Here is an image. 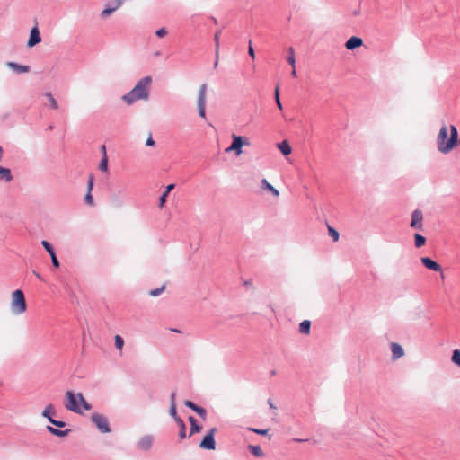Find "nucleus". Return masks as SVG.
<instances>
[{
	"label": "nucleus",
	"instance_id": "obj_17",
	"mask_svg": "<svg viewBox=\"0 0 460 460\" xmlns=\"http://www.w3.org/2000/svg\"><path fill=\"white\" fill-rule=\"evenodd\" d=\"M120 7L119 0H116V6H111L110 4L106 5V8L102 10L101 13L102 18H107L113 12H115L118 8Z\"/></svg>",
	"mask_w": 460,
	"mask_h": 460
},
{
	"label": "nucleus",
	"instance_id": "obj_18",
	"mask_svg": "<svg viewBox=\"0 0 460 460\" xmlns=\"http://www.w3.org/2000/svg\"><path fill=\"white\" fill-rule=\"evenodd\" d=\"M46 429L50 434L55 435L57 437H60V438L66 437L70 433V429L62 430V429H56L52 426H47Z\"/></svg>",
	"mask_w": 460,
	"mask_h": 460
},
{
	"label": "nucleus",
	"instance_id": "obj_22",
	"mask_svg": "<svg viewBox=\"0 0 460 460\" xmlns=\"http://www.w3.org/2000/svg\"><path fill=\"white\" fill-rule=\"evenodd\" d=\"M311 330V322L309 320H304L299 324V332L301 334L308 335Z\"/></svg>",
	"mask_w": 460,
	"mask_h": 460
},
{
	"label": "nucleus",
	"instance_id": "obj_59",
	"mask_svg": "<svg viewBox=\"0 0 460 460\" xmlns=\"http://www.w3.org/2000/svg\"><path fill=\"white\" fill-rule=\"evenodd\" d=\"M291 75H292V76H294V77H296V69H295V66H293V69H292Z\"/></svg>",
	"mask_w": 460,
	"mask_h": 460
},
{
	"label": "nucleus",
	"instance_id": "obj_50",
	"mask_svg": "<svg viewBox=\"0 0 460 460\" xmlns=\"http://www.w3.org/2000/svg\"><path fill=\"white\" fill-rule=\"evenodd\" d=\"M175 398H176V393L172 392L171 394V395H170V403H171V405H176Z\"/></svg>",
	"mask_w": 460,
	"mask_h": 460
},
{
	"label": "nucleus",
	"instance_id": "obj_30",
	"mask_svg": "<svg viewBox=\"0 0 460 460\" xmlns=\"http://www.w3.org/2000/svg\"><path fill=\"white\" fill-rule=\"evenodd\" d=\"M452 362L460 367V349H455L451 357Z\"/></svg>",
	"mask_w": 460,
	"mask_h": 460
},
{
	"label": "nucleus",
	"instance_id": "obj_15",
	"mask_svg": "<svg viewBox=\"0 0 460 460\" xmlns=\"http://www.w3.org/2000/svg\"><path fill=\"white\" fill-rule=\"evenodd\" d=\"M392 358L394 360H397L404 355L403 348L396 342L391 343Z\"/></svg>",
	"mask_w": 460,
	"mask_h": 460
},
{
	"label": "nucleus",
	"instance_id": "obj_27",
	"mask_svg": "<svg viewBox=\"0 0 460 460\" xmlns=\"http://www.w3.org/2000/svg\"><path fill=\"white\" fill-rule=\"evenodd\" d=\"M326 225H327L329 235L332 237L333 242H337L340 238L339 232L334 227L328 225L327 223H326Z\"/></svg>",
	"mask_w": 460,
	"mask_h": 460
},
{
	"label": "nucleus",
	"instance_id": "obj_1",
	"mask_svg": "<svg viewBox=\"0 0 460 460\" xmlns=\"http://www.w3.org/2000/svg\"><path fill=\"white\" fill-rule=\"evenodd\" d=\"M438 149L442 154H448L458 145V132L456 126H450V137L447 126H443L437 138Z\"/></svg>",
	"mask_w": 460,
	"mask_h": 460
},
{
	"label": "nucleus",
	"instance_id": "obj_48",
	"mask_svg": "<svg viewBox=\"0 0 460 460\" xmlns=\"http://www.w3.org/2000/svg\"><path fill=\"white\" fill-rule=\"evenodd\" d=\"M50 258H51L52 265H53L55 268H58V267L60 266V263H59V261H58V257H57V255H56V256H53V255H52V257H50Z\"/></svg>",
	"mask_w": 460,
	"mask_h": 460
},
{
	"label": "nucleus",
	"instance_id": "obj_21",
	"mask_svg": "<svg viewBox=\"0 0 460 460\" xmlns=\"http://www.w3.org/2000/svg\"><path fill=\"white\" fill-rule=\"evenodd\" d=\"M0 180L10 182L13 180L11 171L8 168L0 166Z\"/></svg>",
	"mask_w": 460,
	"mask_h": 460
},
{
	"label": "nucleus",
	"instance_id": "obj_54",
	"mask_svg": "<svg viewBox=\"0 0 460 460\" xmlns=\"http://www.w3.org/2000/svg\"><path fill=\"white\" fill-rule=\"evenodd\" d=\"M275 102H276V104H277L278 108H279V110H282V109H283V106H282V103H281V102H280V99H279V98L275 99Z\"/></svg>",
	"mask_w": 460,
	"mask_h": 460
},
{
	"label": "nucleus",
	"instance_id": "obj_12",
	"mask_svg": "<svg viewBox=\"0 0 460 460\" xmlns=\"http://www.w3.org/2000/svg\"><path fill=\"white\" fill-rule=\"evenodd\" d=\"M41 41V37L38 27H33L30 32V38L27 42L28 47H33Z\"/></svg>",
	"mask_w": 460,
	"mask_h": 460
},
{
	"label": "nucleus",
	"instance_id": "obj_38",
	"mask_svg": "<svg viewBox=\"0 0 460 460\" xmlns=\"http://www.w3.org/2000/svg\"><path fill=\"white\" fill-rule=\"evenodd\" d=\"M248 430H250L255 434L261 435V436H266L269 433V429H255V428H248Z\"/></svg>",
	"mask_w": 460,
	"mask_h": 460
},
{
	"label": "nucleus",
	"instance_id": "obj_13",
	"mask_svg": "<svg viewBox=\"0 0 460 460\" xmlns=\"http://www.w3.org/2000/svg\"><path fill=\"white\" fill-rule=\"evenodd\" d=\"M6 66L9 67L15 74L28 73L31 69L29 66L20 65L13 61L7 62Z\"/></svg>",
	"mask_w": 460,
	"mask_h": 460
},
{
	"label": "nucleus",
	"instance_id": "obj_7",
	"mask_svg": "<svg viewBox=\"0 0 460 460\" xmlns=\"http://www.w3.org/2000/svg\"><path fill=\"white\" fill-rule=\"evenodd\" d=\"M206 92H207V84H203L200 85L198 95V111L199 115L201 118L206 117L205 106H206Z\"/></svg>",
	"mask_w": 460,
	"mask_h": 460
},
{
	"label": "nucleus",
	"instance_id": "obj_64",
	"mask_svg": "<svg viewBox=\"0 0 460 460\" xmlns=\"http://www.w3.org/2000/svg\"><path fill=\"white\" fill-rule=\"evenodd\" d=\"M275 375H276V371H275V370H272V371L270 372V376H275Z\"/></svg>",
	"mask_w": 460,
	"mask_h": 460
},
{
	"label": "nucleus",
	"instance_id": "obj_32",
	"mask_svg": "<svg viewBox=\"0 0 460 460\" xmlns=\"http://www.w3.org/2000/svg\"><path fill=\"white\" fill-rule=\"evenodd\" d=\"M46 97L49 99L51 108L57 110L58 108V102L50 93H46Z\"/></svg>",
	"mask_w": 460,
	"mask_h": 460
},
{
	"label": "nucleus",
	"instance_id": "obj_60",
	"mask_svg": "<svg viewBox=\"0 0 460 460\" xmlns=\"http://www.w3.org/2000/svg\"><path fill=\"white\" fill-rule=\"evenodd\" d=\"M3 148L0 146V162L2 161Z\"/></svg>",
	"mask_w": 460,
	"mask_h": 460
},
{
	"label": "nucleus",
	"instance_id": "obj_29",
	"mask_svg": "<svg viewBox=\"0 0 460 460\" xmlns=\"http://www.w3.org/2000/svg\"><path fill=\"white\" fill-rule=\"evenodd\" d=\"M221 34V30L216 31L214 35V42H215V54L217 57L219 55V36Z\"/></svg>",
	"mask_w": 460,
	"mask_h": 460
},
{
	"label": "nucleus",
	"instance_id": "obj_23",
	"mask_svg": "<svg viewBox=\"0 0 460 460\" xmlns=\"http://www.w3.org/2000/svg\"><path fill=\"white\" fill-rule=\"evenodd\" d=\"M261 188L270 191L275 197L279 195V191L269 183L266 179L261 180Z\"/></svg>",
	"mask_w": 460,
	"mask_h": 460
},
{
	"label": "nucleus",
	"instance_id": "obj_3",
	"mask_svg": "<svg viewBox=\"0 0 460 460\" xmlns=\"http://www.w3.org/2000/svg\"><path fill=\"white\" fill-rule=\"evenodd\" d=\"M27 309L24 294L22 290L17 289L12 294L11 311L13 314L19 315L23 314Z\"/></svg>",
	"mask_w": 460,
	"mask_h": 460
},
{
	"label": "nucleus",
	"instance_id": "obj_19",
	"mask_svg": "<svg viewBox=\"0 0 460 460\" xmlns=\"http://www.w3.org/2000/svg\"><path fill=\"white\" fill-rule=\"evenodd\" d=\"M189 421L190 423V436L199 433L201 431L202 427L197 423L196 419L193 416L189 417Z\"/></svg>",
	"mask_w": 460,
	"mask_h": 460
},
{
	"label": "nucleus",
	"instance_id": "obj_6",
	"mask_svg": "<svg viewBox=\"0 0 460 460\" xmlns=\"http://www.w3.org/2000/svg\"><path fill=\"white\" fill-rule=\"evenodd\" d=\"M217 428H212L207 435L204 436L203 439L201 440L199 447L203 449L207 450H214L216 448V442H215V434L217 432Z\"/></svg>",
	"mask_w": 460,
	"mask_h": 460
},
{
	"label": "nucleus",
	"instance_id": "obj_2",
	"mask_svg": "<svg viewBox=\"0 0 460 460\" xmlns=\"http://www.w3.org/2000/svg\"><path fill=\"white\" fill-rule=\"evenodd\" d=\"M151 82V76L141 78L131 91L122 96V100L129 105L138 100H146L149 96L148 86Z\"/></svg>",
	"mask_w": 460,
	"mask_h": 460
},
{
	"label": "nucleus",
	"instance_id": "obj_51",
	"mask_svg": "<svg viewBox=\"0 0 460 460\" xmlns=\"http://www.w3.org/2000/svg\"><path fill=\"white\" fill-rule=\"evenodd\" d=\"M174 187H175L174 184H169L168 186H166L164 193L169 194L170 191H172L174 189Z\"/></svg>",
	"mask_w": 460,
	"mask_h": 460
},
{
	"label": "nucleus",
	"instance_id": "obj_42",
	"mask_svg": "<svg viewBox=\"0 0 460 460\" xmlns=\"http://www.w3.org/2000/svg\"><path fill=\"white\" fill-rule=\"evenodd\" d=\"M167 196H168V194H166L164 192L160 196V198H159V208H163L164 207V205L166 202Z\"/></svg>",
	"mask_w": 460,
	"mask_h": 460
},
{
	"label": "nucleus",
	"instance_id": "obj_47",
	"mask_svg": "<svg viewBox=\"0 0 460 460\" xmlns=\"http://www.w3.org/2000/svg\"><path fill=\"white\" fill-rule=\"evenodd\" d=\"M41 245L44 247L46 252L49 251L53 247L51 243L46 240L41 241Z\"/></svg>",
	"mask_w": 460,
	"mask_h": 460
},
{
	"label": "nucleus",
	"instance_id": "obj_49",
	"mask_svg": "<svg viewBox=\"0 0 460 460\" xmlns=\"http://www.w3.org/2000/svg\"><path fill=\"white\" fill-rule=\"evenodd\" d=\"M146 145L147 146H154L155 145V140L153 139V137H152V135H151V134H149V137H148V138H147V139H146Z\"/></svg>",
	"mask_w": 460,
	"mask_h": 460
},
{
	"label": "nucleus",
	"instance_id": "obj_46",
	"mask_svg": "<svg viewBox=\"0 0 460 460\" xmlns=\"http://www.w3.org/2000/svg\"><path fill=\"white\" fill-rule=\"evenodd\" d=\"M184 404L185 406H187L188 408L191 409L193 411H195V407H197L198 405L196 403H194L193 402L191 401H185L184 402Z\"/></svg>",
	"mask_w": 460,
	"mask_h": 460
},
{
	"label": "nucleus",
	"instance_id": "obj_36",
	"mask_svg": "<svg viewBox=\"0 0 460 460\" xmlns=\"http://www.w3.org/2000/svg\"><path fill=\"white\" fill-rule=\"evenodd\" d=\"M123 346H124V340L119 335H116L115 336V347L118 349H122Z\"/></svg>",
	"mask_w": 460,
	"mask_h": 460
},
{
	"label": "nucleus",
	"instance_id": "obj_56",
	"mask_svg": "<svg viewBox=\"0 0 460 460\" xmlns=\"http://www.w3.org/2000/svg\"><path fill=\"white\" fill-rule=\"evenodd\" d=\"M268 404L270 406V409H276V406L274 405V403L272 402V401L270 399L268 400Z\"/></svg>",
	"mask_w": 460,
	"mask_h": 460
},
{
	"label": "nucleus",
	"instance_id": "obj_52",
	"mask_svg": "<svg viewBox=\"0 0 460 460\" xmlns=\"http://www.w3.org/2000/svg\"><path fill=\"white\" fill-rule=\"evenodd\" d=\"M75 395H76V398H77L78 404L81 405L82 404V401H83L82 398H84L83 394L77 393V394H75Z\"/></svg>",
	"mask_w": 460,
	"mask_h": 460
},
{
	"label": "nucleus",
	"instance_id": "obj_16",
	"mask_svg": "<svg viewBox=\"0 0 460 460\" xmlns=\"http://www.w3.org/2000/svg\"><path fill=\"white\" fill-rule=\"evenodd\" d=\"M110 203L112 207L120 208L123 206L124 201L119 193H113L110 197Z\"/></svg>",
	"mask_w": 460,
	"mask_h": 460
},
{
	"label": "nucleus",
	"instance_id": "obj_39",
	"mask_svg": "<svg viewBox=\"0 0 460 460\" xmlns=\"http://www.w3.org/2000/svg\"><path fill=\"white\" fill-rule=\"evenodd\" d=\"M49 422L58 428H64L66 425V423L65 421L57 420H54L53 418H49Z\"/></svg>",
	"mask_w": 460,
	"mask_h": 460
},
{
	"label": "nucleus",
	"instance_id": "obj_8",
	"mask_svg": "<svg viewBox=\"0 0 460 460\" xmlns=\"http://www.w3.org/2000/svg\"><path fill=\"white\" fill-rule=\"evenodd\" d=\"M423 214L420 209H415L411 213V221L410 223V226L413 229L422 230L423 228Z\"/></svg>",
	"mask_w": 460,
	"mask_h": 460
},
{
	"label": "nucleus",
	"instance_id": "obj_9",
	"mask_svg": "<svg viewBox=\"0 0 460 460\" xmlns=\"http://www.w3.org/2000/svg\"><path fill=\"white\" fill-rule=\"evenodd\" d=\"M243 145V137L240 136L233 135V142L229 147L226 149V153L234 151L237 155L242 154V146Z\"/></svg>",
	"mask_w": 460,
	"mask_h": 460
},
{
	"label": "nucleus",
	"instance_id": "obj_63",
	"mask_svg": "<svg viewBox=\"0 0 460 460\" xmlns=\"http://www.w3.org/2000/svg\"><path fill=\"white\" fill-rule=\"evenodd\" d=\"M111 6H116V0H113V1L111 2Z\"/></svg>",
	"mask_w": 460,
	"mask_h": 460
},
{
	"label": "nucleus",
	"instance_id": "obj_45",
	"mask_svg": "<svg viewBox=\"0 0 460 460\" xmlns=\"http://www.w3.org/2000/svg\"><path fill=\"white\" fill-rule=\"evenodd\" d=\"M248 54H249V56H250L252 59H254V58H255V53H254V49H253V48H252V41H251V40H249Z\"/></svg>",
	"mask_w": 460,
	"mask_h": 460
},
{
	"label": "nucleus",
	"instance_id": "obj_14",
	"mask_svg": "<svg viewBox=\"0 0 460 460\" xmlns=\"http://www.w3.org/2000/svg\"><path fill=\"white\" fill-rule=\"evenodd\" d=\"M363 45V40L358 36H351L346 42L345 48L348 50H353L357 48H359Z\"/></svg>",
	"mask_w": 460,
	"mask_h": 460
},
{
	"label": "nucleus",
	"instance_id": "obj_24",
	"mask_svg": "<svg viewBox=\"0 0 460 460\" xmlns=\"http://www.w3.org/2000/svg\"><path fill=\"white\" fill-rule=\"evenodd\" d=\"M176 423L179 426V438L180 439H184L186 438V425L182 419H178Z\"/></svg>",
	"mask_w": 460,
	"mask_h": 460
},
{
	"label": "nucleus",
	"instance_id": "obj_53",
	"mask_svg": "<svg viewBox=\"0 0 460 460\" xmlns=\"http://www.w3.org/2000/svg\"><path fill=\"white\" fill-rule=\"evenodd\" d=\"M274 98H275V99L279 98V85H277V86H276V88H275V91H274Z\"/></svg>",
	"mask_w": 460,
	"mask_h": 460
},
{
	"label": "nucleus",
	"instance_id": "obj_5",
	"mask_svg": "<svg viewBox=\"0 0 460 460\" xmlns=\"http://www.w3.org/2000/svg\"><path fill=\"white\" fill-rule=\"evenodd\" d=\"M66 397L67 399V402L65 403L66 409L72 412L82 414L83 410L78 404L75 393H74L73 391H66Z\"/></svg>",
	"mask_w": 460,
	"mask_h": 460
},
{
	"label": "nucleus",
	"instance_id": "obj_4",
	"mask_svg": "<svg viewBox=\"0 0 460 460\" xmlns=\"http://www.w3.org/2000/svg\"><path fill=\"white\" fill-rule=\"evenodd\" d=\"M91 420L102 433H110L111 431L109 420L106 416L101 413H93Z\"/></svg>",
	"mask_w": 460,
	"mask_h": 460
},
{
	"label": "nucleus",
	"instance_id": "obj_11",
	"mask_svg": "<svg viewBox=\"0 0 460 460\" xmlns=\"http://www.w3.org/2000/svg\"><path fill=\"white\" fill-rule=\"evenodd\" d=\"M154 443V438L151 435L143 436L137 442V448L142 451H148Z\"/></svg>",
	"mask_w": 460,
	"mask_h": 460
},
{
	"label": "nucleus",
	"instance_id": "obj_33",
	"mask_svg": "<svg viewBox=\"0 0 460 460\" xmlns=\"http://www.w3.org/2000/svg\"><path fill=\"white\" fill-rule=\"evenodd\" d=\"M288 62L292 66H295V63H296V58H295V51H294V49L292 47H290L288 49Z\"/></svg>",
	"mask_w": 460,
	"mask_h": 460
},
{
	"label": "nucleus",
	"instance_id": "obj_58",
	"mask_svg": "<svg viewBox=\"0 0 460 460\" xmlns=\"http://www.w3.org/2000/svg\"><path fill=\"white\" fill-rule=\"evenodd\" d=\"M33 274L40 280H43L42 277L35 270H33Z\"/></svg>",
	"mask_w": 460,
	"mask_h": 460
},
{
	"label": "nucleus",
	"instance_id": "obj_41",
	"mask_svg": "<svg viewBox=\"0 0 460 460\" xmlns=\"http://www.w3.org/2000/svg\"><path fill=\"white\" fill-rule=\"evenodd\" d=\"M82 404L80 405V407L82 406V408L85 411H90L92 409V405L85 400V398H82Z\"/></svg>",
	"mask_w": 460,
	"mask_h": 460
},
{
	"label": "nucleus",
	"instance_id": "obj_31",
	"mask_svg": "<svg viewBox=\"0 0 460 460\" xmlns=\"http://www.w3.org/2000/svg\"><path fill=\"white\" fill-rule=\"evenodd\" d=\"M99 169L102 172H106L108 170V156L107 155H102L100 164H99Z\"/></svg>",
	"mask_w": 460,
	"mask_h": 460
},
{
	"label": "nucleus",
	"instance_id": "obj_10",
	"mask_svg": "<svg viewBox=\"0 0 460 460\" xmlns=\"http://www.w3.org/2000/svg\"><path fill=\"white\" fill-rule=\"evenodd\" d=\"M422 265L430 270L439 272L442 270V267L439 263H438L436 261L431 259L430 257H421L420 258Z\"/></svg>",
	"mask_w": 460,
	"mask_h": 460
},
{
	"label": "nucleus",
	"instance_id": "obj_43",
	"mask_svg": "<svg viewBox=\"0 0 460 460\" xmlns=\"http://www.w3.org/2000/svg\"><path fill=\"white\" fill-rule=\"evenodd\" d=\"M167 34L165 28H160L155 31V35L159 38L164 37Z\"/></svg>",
	"mask_w": 460,
	"mask_h": 460
},
{
	"label": "nucleus",
	"instance_id": "obj_55",
	"mask_svg": "<svg viewBox=\"0 0 460 460\" xmlns=\"http://www.w3.org/2000/svg\"><path fill=\"white\" fill-rule=\"evenodd\" d=\"M47 252L49 254L50 257H52V255L56 256V252L53 247L49 251H47Z\"/></svg>",
	"mask_w": 460,
	"mask_h": 460
},
{
	"label": "nucleus",
	"instance_id": "obj_62",
	"mask_svg": "<svg viewBox=\"0 0 460 460\" xmlns=\"http://www.w3.org/2000/svg\"><path fill=\"white\" fill-rule=\"evenodd\" d=\"M217 64H218V56L217 57L216 56V61H215V65L214 66H217Z\"/></svg>",
	"mask_w": 460,
	"mask_h": 460
},
{
	"label": "nucleus",
	"instance_id": "obj_20",
	"mask_svg": "<svg viewBox=\"0 0 460 460\" xmlns=\"http://www.w3.org/2000/svg\"><path fill=\"white\" fill-rule=\"evenodd\" d=\"M278 148L280 150V152L284 155H288L292 152L291 146L289 145V143L287 140H283L282 142L279 143Z\"/></svg>",
	"mask_w": 460,
	"mask_h": 460
},
{
	"label": "nucleus",
	"instance_id": "obj_57",
	"mask_svg": "<svg viewBox=\"0 0 460 460\" xmlns=\"http://www.w3.org/2000/svg\"><path fill=\"white\" fill-rule=\"evenodd\" d=\"M101 150H102V155H107V154H106V147H105L104 145H102L101 146Z\"/></svg>",
	"mask_w": 460,
	"mask_h": 460
},
{
	"label": "nucleus",
	"instance_id": "obj_34",
	"mask_svg": "<svg viewBox=\"0 0 460 460\" xmlns=\"http://www.w3.org/2000/svg\"><path fill=\"white\" fill-rule=\"evenodd\" d=\"M197 414H199V417H201L203 420L206 419L207 417V411L205 408L201 407V406H197L195 407V411H194Z\"/></svg>",
	"mask_w": 460,
	"mask_h": 460
},
{
	"label": "nucleus",
	"instance_id": "obj_35",
	"mask_svg": "<svg viewBox=\"0 0 460 460\" xmlns=\"http://www.w3.org/2000/svg\"><path fill=\"white\" fill-rule=\"evenodd\" d=\"M169 414L171 415V417L173 418V420H175V422L177 421L178 419H181V417L178 416L177 414V409H176V405H170V410H169Z\"/></svg>",
	"mask_w": 460,
	"mask_h": 460
},
{
	"label": "nucleus",
	"instance_id": "obj_37",
	"mask_svg": "<svg viewBox=\"0 0 460 460\" xmlns=\"http://www.w3.org/2000/svg\"><path fill=\"white\" fill-rule=\"evenodd\" d=\"M164 288H165L164 286H162L161 288H157L150 290L149 296H157L161 295L164 292Z\"/></svg>",
	"mask_w": 460,
	"mask_h": 460
},
{
	"label": "nucleus",
	"instance_id": "obj_25",
	"mask_svg": "<svg viewBox=\"0 0 460 460\" xmlns=\"http://www.w3.org/2000/svg\"><path fill=\"white\" fill-rule=\"evenodd\" d=\"M248 449L253 456L257 457H261L264 455L262 449L258 445H249Z\"/></svg>",
	"mask_w": 460,
	"mask_h": 460
},
{
	"label": "nucleus",
	"instance_id": "obj_28",
	"mask_svg": "<svg viewBox=\"0 0 460 460\" xmlns=\"http://www.w3.org/2000/svg\"><path fill=\"white\" fill-rule=\"evenodd\" d=\"M52 413H55V411H54V406L52 404H49L46 406V408L43 410L42 411V416L46 419H48V420L49 421V418H52L51 417V414Z\"/></svg>",
	"mask_w": 460,
	"mask_h": 460
},
{
	"label": "nucleus",
	"instance_id": "obj_61",
	"mask_svg": "<svg viewBox=\"0 0 460 460\" xmlns=\"http://www.w3.org/2000/svg\"><path fill=\"white\" fill-rule=\"evenodd\" d=\"M358 14H359V10H355V11L353 12V15L357 16V15H358Z\"/></svg>",
	"mask_w": 460,
	"mask_h": 460
},
{
	"label": "nucleus",
	"instance_id": "obj_26",
	"mask_svg": "<svg viewBox=\"0 0 460 460\" xmlns=\"http://www.w3.org/2000/svg\"><path fill=\"white\" fill-rule=\"evenodd\" d=\"M426 243V237L420 234H414V243H415V246L417 248H420L422 247Z\"/></svg>",
	"mask_w": 460,
	"mask_h": 460
},
{
	"label": "nucleus",
	"instance_id": "obj_44",
	"mask_svg": "<svg viewBox=\"0 0 460 460\" xmlns=\"http://www.w3.org/2000/svg\"><path fill=\"white\" fill-rule=\"evenodd\" d=\"M93 176L91 175L88 179V182H87V192H92L93 190Z\"/></svg>",
	"mask_w": 460,
	"mask_h": 460
},
{
	"label": "nucleus",
	"instance_id": "obj_40",
	"mask_svg": "<svg viewBox=\"0 0 460 460\" xmlns=\"http://www.w3.org/2000/svg\"><path fill=\"white\" fill-rule=\"evenodd\" d=\"M84 202L88 204L89 206H93V198L91 192H87L84 196Z\"/></svg>",
	"mask_w": 460,
	"mask_h": 460
}]
</instances>
